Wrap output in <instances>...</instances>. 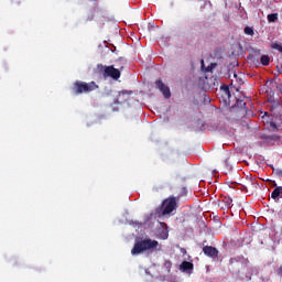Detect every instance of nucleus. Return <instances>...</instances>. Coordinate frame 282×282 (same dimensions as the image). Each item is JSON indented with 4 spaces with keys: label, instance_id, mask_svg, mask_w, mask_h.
<instances>
[{
    "label": "nucleus",
    "instance_id": "9b49d317",
    "mask_svg": "<svg viewBox=\"0 0 282 282\" xmlns=\"http://www.w3.org/2000/svg\"><path fill=\"white\" fill-rule=\"evenodd\" d=\"M279 197H282V186L275 187L271 193V199H279Z\"/></svg>",
    "mask_w": 282,
    "mask_h": 282
},
{
    "label": "nucleus",
    "instance_id": "5701e85b",
    "mask_svg": "<svg viewBox=\"0 0 282 282\" xmlns=\"http://www.w3.org/2000/svg\"><path fill=\"white\" fill-rule=\"evenodd\" d=\"M234 78H236V80H239V75H237V73H234Z\"/></svg>",
    "mask_w": 282,
    "mask_h": 282
},
{
    "label": "nucleus",
    "instance_id": "f03ea898",
    "mask_svg": "<svg viewBox=\"0 0 282 282\" xmlns=\"http://www.w3.org/2000/svg\"><path fill=\"white\" fill-rule=\"evenodd\" d=\"M72 89L75 96H80V94H89L90 91H96V89H98V85L96 82L85 83L77 80L74 83Z\"/></svg>",
    "mask_w": 282,
    "mask_h": 282
},
{
    "label": "nucleus",
    "instance_id": "39448f33",
    "mask_svg": "<svg viewBox=\"0 0 282 282\" xmlns=\"http://www.w3.org/2000/svg\"><path fill=\"white\" fill-rule=\"evenodd\" d=\"M203 253L209 259H217L219 257V250L213 246L203 247Z\"/></svg>",
    "mask_w": 282,
    "mask_h": 282
},
{
    "label": "nucleus",
    "instance_id": "4468645a",
    "mask_svg": "<svg viewBox=\"0 0 282 282\" xmlns=\"http://www.w3.org/2000/svg\"><path fill=\"white\" fill-rule=\"evenodd\" d=\"M260 63H261V65H264V66L270 65V56L262 55L261 58H260Z\"/></svg>",
    "mask_w": 282,
    "mask_h": 282
},
{
    "label": "nucleus",
    "instance_id": "dca6fc26",
    "mask_svg": "<svg viewBox=\"0 0 282 282\" xmlns=\"http://www.w3.org/2000/svg\"><path fill=\"white\" fill-rule=\"evenodd\" d=\"M272 50H276L278 52H280L282 54V45L279 42H275L272 44Z\"/></svg>",
    "mask_w": 282,
    "mask_h": 282
},
{
    "label": "nucleus",
    "instance_id": "f257e3e1",
    "mask_svg": "<svg viewBox=\"0 0 282 282\" xmlns=\"http://www.w3.org/2000/svg\"><path fill=\"white\" fill-rule=\"evenodd\" d=\"M158 246H160L158 240L144 238L134 243L133 248L131 249V254H142V252L149 251L153 252L154 250H158Z\"/></svg>",
    "mask_w": 282,
    "mask_h": 282
},
{
    "label": "nucleus",
    "instance_id": "6ab92c4d",
    "mask_svg": "<svg viewBox=\"0 0 282 282\" xmlns=\"http://www.w3.org/2000/svg\"><path fill=\"white\" fill-rule=\"evenodd\" d=\"M215 67H217V63H212L209 66H207L206 72H213V69H215Z\"/></svg>",
    "mask_w": 282,
    "mask_h": 282
},
{
    "label": "nucleus",
    "instance_id": "6e6552de",
    "mask_svg": "<svg viewBox=\"0 0 282 282\" xmlns=\"http://www.w3.org/2000/svg\"><path fill=\"white\" fill-rule=\"evenodd\" d=\"M220 93L224 102H228V100H230V88L228 87V85H221Z\"/></svg>",
    "mask_w": 282,
    "mask_h": 282
},
{
    "label": "nucleus",
    "instance_id": "b1692460",
    "mask_svg": "<svg viewBox=\"0 0 282 282\" xmlns=\"http://www.w3.org/2000/svg\"><path fill=\"white\" fill-rule=\"evenodd\" d=\"M278 72L282 74V65L280 67L278 66Z\"/></svg>",
    "mask_w": 282,
    "mask_h": 282
},
{
    "label": "nucleus",
    "instance_id": "4be33fe9",
    "mask_svg": "<svg viewBox=\"0 0 282 282\" xmlns=\"http://www.w3.org/2000/svg\"><path fill=\"white\" fill-rule=\"evenodd\" d=\"M276 274H278L279 276H282V267H280V268L276 270Z\"/></svg>",
    "mask_w": 282,
    "mask_h": 282
},
{
    "label": "nucleus",
    "instance_id": "f3484780",
    "mask_svg": "<svg viewBox=\"0 0 282 282\" xmlns=\"http://www.w3.org/2000/svg\"><path fill=\"white\" fill-rule=\"evenodd\" d=\"M237 107H239V109H246V101L238 99L236 101Z\"/></svg>",
    "mask_w": 282,
    "mask_h": 282
},
{
    "label": "nucleus",
    "instance_id": "2eb2a0df",
    "mask_svg": "<svg viewBox=\"0 0 282 282\" xmlns=\"http://www.w3.org/2000/svg\"><path fill=\"white\" fill-rule=\"evenodd\" d=\"M245 34H247V36H254V29L252 26H246Z\"/></svg>",
    "mask_w": 282,
    "mask_h": 282
},
{
    "label": "nucleus",
    "instance_id": "7ed1b4c3",
    "mask_svg": "<svg viewBox=\"0 0 282 282\" xmlns=\"http://www.w3.org/2000/svg\"><path fill=\"white\" fill-rule=\"evenodd\" d=\"M97 69H99L102 76H108L113 80H118V78H120V70L113 66H104L102 64H98Z\"/></svg>",
    "mask_w": 282,
    "mask_h": 282
},
{
    "label": "nucleus",
    "instance_id": "a211bd4d",
    "mask_svg": "<svg viewBox=\"0 0 282 282\" xmlns=\"http://www.w3.org/2000/svg\"><path fill=\"white\" fill-rule=\"evenodd\" d=\"M267 140H273V142H276L278 140H281V137L273 134V135L267 137Z\"/></svg>",
    "mask_w": 282,
    "mask_h": 282
},
{
    "label": "nucleus",
    "instance_id": "1a4fd4ad",
    "mask_svg": "<svg viewBox=\"0 0 282 282\" xmlns=\"http://www.w3.org/2000/svg\"><path fill=\"white\" fill-rule=\"evenodd\" d=\"M122 102H127V90L119 91L118 96L116 97V105H122Z\"/></svg>",
    "mask_w": 282,
    "mask_h": 282
},
{
    "label": "nucleus",
    "instance_id": "a878e982",
    "mask_svg": "<svg viewBox=\"0 0 282 282\" xmlns=\"http://www.w3.org/2000/svg\"><path fill=\"white\" fill-rule=\"evenodd\" d=\"M281 94H282V90H281Z\"/></svg>",
    "mask_w": 282,
    "mask_h": 282
},
{
    "label": "nucleus",
    "instance_id": "0eeeda50",
    "mask_svg": "<svg viewBox=\"0 0 282 282\" xmlns=\"http://www.w3.org/2000/svg\"><path fill=\"white\" fill-rule=\"evenodd\" d=\"M194 268H195V264H193V262H189V261H183L180 264V271L186 272V274H193Z\"/></svg>",
    "mask_w": 282,
    "mask_h": 282
},
{
    "label": "nucleus",
    "instance_id": "f8f14e48",
    "mask_svg": "<svg viewBox=\"0 0 282 282\" xmlns=\"http://www.w3.org/2000/svg\"><path fill=\"white\" fill-rule=\"evenodd\" d=\"M221 208H231L232 207V198L230 197H225L223 200H221Z\"/></svg>",
    "mask_w": 282,
    "mask_h": 282
},
{
    "label": "nucleus",
    "instance_id": "393cba45",
    "mask_svg": "<svg viewBox=\"0 0 282 282\" xmlns=\"http://www.w3.org/2000/svg\"><path fill=\"white\" fill-rule=\"evenodd\" d=\"M232 186H238L237 183H232Z\"/></svg>",
    "mask_w": 282,
    "mask_h": 282
},
{
    "label": "nucleus",
    "instance_id": "20e7f679",
    "mask_svg": "<svg viewBox=\"0 0 282 282\" xmlns=\"http://www.w3.org/2000/svg\"><path fill=\"white\" fill-rule=\"evenodd\" d=\"M162 207L163 216L171 215L173 210H177V198L175 196L167 197L163 200Z\"/></svg>",
    "mask_w": 282,
    "mask_h": 282
},
{
    "label": "nucleus",
    "instance_id": "412c9836",
    "mask_svg": "<svg viewBox=\"0 0 282 282\" xmlns=\"http://www.w3.org/2000/svg\"><path fill=\"white\" fill-rule=\"evenodd\" d=\"M267 182H269L271 184V186H273L274 188L278 187L275 181H272V180L268 178Z\"/></svg>",
    "mask_w": 282,
    "mask_h": 282
},
{
    "label": "nucleus",
    "instance_id": "9d476101",
    "mask_svg": "<svg viewBox=\"0 0 282 282\" xmlns=\"http://www.w3.org/2000/svg\"><path fill=\"white\" fill-rule=\"evenodd\" d=\"M163 226H165V229L162 228L159 230V239L166 240L169 239V227L166 226L165 223H163Z\"/></svg>",
    "mask_w": 282,
    "mask_h": 282
},
{
    "label": "nucleus",
    "instance_id": "aec40b11",
    "mask_svg": "<svg viewBox=\"0 0 282 282\" xmlns=\"http://www.w3.org/2000/svg\"><path fill=\"white\" fill-rule=\"evenodd\" d=\"M270 127H271L272 129H274L275 131H279V128L276 127V123H274V121H271V122H270Z\"/></svg>",
    "mask_w": 282,
    "mask_h": 282
},
{
    "label": "nucleus",
    "instance_id": "423d86ee",
    "mask_svg": "<svg viewBox=\"0 0 282 282\" xmlns=\"http://www.w3.org/2000/svg\"><path fill=\"white\" fill-rule=\"evenodd\" d=\"M155 85H156V89H159L163 94L164 98L166 99L171 98V88H169V86H165L162 79H158L155 82Z\"/></svg>",
    "mask_w": 282,
    "mask_h": 282
},
{
    "label": "nucleus",
    "instance_id": "ddd939ff",
    "mask_svg": "<svg viewBox=\"0 0 282 282\" xmlns=\"http://www.w3.org/2000/svg\"><path fill=\"white\" fill-rule=\"evenodd\" d=\"M267 19L269 23H276V21H279V13H270Z\"/></svg>",
    "mask_w": 282,
    "mask_h": 282
}]
</instances>
